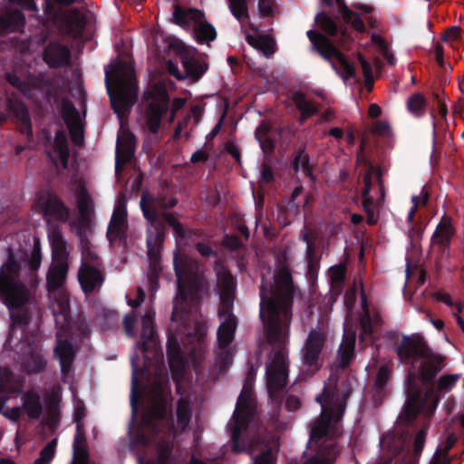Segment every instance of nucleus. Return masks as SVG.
Wrapping results in <instances>:
<instances>
[{
    "label": "nucleus",
    "mask_w": 464,
    "mask_h": 464,
    "mask_svg": "<svg viewBox=\"0 0 464 464\" xmlns=\"http://www.w3.org/2000/svg\"><path fill=\"white\" fill-rule=\"evenodd\" d=\"M35 208L41 213L46 222L51 220L66 223L70 218V208L51 189H42L36 194Z\"/></svg>",
    "instance_id": "14"
},
{
    "label": "nucleus",
    "mask_w": 464,
    "mask_h": 464,
    "mask_svg": "<svg viewBox=\"0 0 464 464\" xmlns=\"http://www.w3.org/2000/svg\"><path fill=\"white\" fill-rule=\"evenodd\" d=\"M427 106L426 98L421 93H414L407 101L408 110L415 116H421Z\"/></svg>",
    "instance_id": "55"
},
{
    "label": "nucleus",
    "mask_w": 464,
    "mask_h": 464,
    "mask_svg": "<svg viewBox=\"0 0 464 464\" xmlns=\"http://www.w3.org/2000/svg\"><path fill=\"white\" fill-rule=\"evenodd\" d=\"M5 79L10 85L18 89L24 95H27L31 90L29 83L27 82L22 80L14 72H6Z\"/></svg>",
    "instance_id": "59"
},
{
    "label": "nucleus",
    "mask_w": 464,
    "mask_h": 464,
    "mask_svg": "<svg viewBox=\"0 0 464 464\" xmlns=\"http://www.w3.org/2000/svg\"><path fill=\"white\" fill-rule=\"evenodd\" d=\"M49 241L52 247L53 262L68 263L67 243L57 226L53 227L50 231Z\"/></svg>",
    "instance_id": "32"
},
{
    "label": "nucleus",
    "mask_w": 464,
    "mask_h": 464,
    "mask_svg": "<svg viewBox=\"0 0 464 464\" xmlns=\"http://www.w3.org/2000/svg\"><path fill=\"white\" fill-rule=\"evenodd\" d=\"M77 0H44V13L52 22L61 21L64 32L73 37L83 35L87 20L85 15L77 8H72L63 14L61 5H70Z\"/></svg>",
    "instance_id": "8"
},
{
    "label": "nucleus",
    "mask_w": 464,
    "mask_h": 464,
    "mask_svg": "<svg viewBox=\"0 0 464 464\" xmlns=\"http://www.w3.org/2000/svg\"><path fill=\"white\" fill-rule=\"evenodd\" d=\"M430 194L425 187L421 188L420 194L419 196H412L411 197V202L412 207L411 208L408 216H407V222L408 224L412 227L414 225V217L416 212L419 209V207L426 206L429 201Z\"/></svg>",
    "instance_id": "53"
},
{
    "label": "nucleus",
    "mask_w": 464,
    "mask_h": 464,
    "mask_svg": "<svg viewBox=\"0 0 464 464\" xmlns=\"http://www.w3.org/2000/svg\"><path fill=\"white\" fill-rule=\"evenodd\" d=\"M237 324V320L233 318L226 319L221 323L217 333L219 348L225 349L233 342Z\"/></svg>",
    "instance_id": "45"
},
{
    "label": "nucleus",
    "mask_w": 464,
    "mask_h": 464,
    "mask_svg": "<svg viewBox=\"0 0 464 464\" xmlns=\"http://www.w3.org/2000/svg\"><path fill=\"white\" fill-rule=\"evenodd\" d=\"M457 440L458 437L454 433L449 434L445 441L436 450L432 464H450L448 454Z\"/></svg>",
    "instance_id": "48"
},
{
    "label": "nucleus",
    "mask_w": 464,
    "mask_h": 464,
    "mask_svg": "<svg viewBox=\"0 0 464 464\" xmlns=\"http://www.w3.org/2000/svg\"><path fill=\"white\" fill-rule=\"evenodd\" d=\"M295 292L291 270L285 264H280L276 269L273 282L262 276L259 316L271 344L284 343L288 338Z\"/></svg>",
    "instance_id": "1"
},
{
    "label": "nucleus",
    "mask_w": 464,
    "mask_h": 464,
    "mask_svg": "<svg viewBox=\"0 0 464 464\" xmlns=\"http://www.w3.org/2000/svg\"><path fill=\"white\" fill-rule=\"evenodd\" d=\"M246 42L254 48L261 51L266 57L272 56L276 52V42L270 35H247Z\"/></svg>",
    "instance_id": "46"
},
{
    "label": "nucleus",
    "mask_w": 464,
    "mask_h": 464,
    "mask_svg": "<svg viewBox=\"0 0 464 464\" xmlns=\"http://www.w3.org/2000/svg\"><path fill=\"white\" fill-rule=\"evenodd\" d=\"M340 14L346 24H350L355 31L364 33L366 28L358 13L353 11L344 0H336Z\"/></svg>",
    "instance_id": "44"
},
{
    "label": "nucleus",
    "mask_w": 464,
    "mask_h": 464,
    "mask_svg": "<svg viewBox=\"0 0 464 464\" xmlns=\"http://www.w3.org/2000/svg\"><path fill=\"white\" fill-rule=\"evenodd\" d=\"M177 204L178 199L174 197L158 195L147 198L145 195H142L140 208L144 218L150 225L147 232L156 233V237H159L162 234L161 213L169 212V210L175 208Z\"/></svg>",
    "instance_id": "12"
},
{
    "label": "nucleus",
    "mask_w": 464,
    "mask_h": 464,
    "mask_svg": "<svg viewBox=\"0 0 464 464\" xmlns=\"http://www.w3.org/2000/svg\"><path fill=\"white\" fill-rule=\"evenodd\" d=\"M166 349L170 370L181 371L184 368V360L179 340L174 334L168 335Z\"/></svg>",
    "instance_id": "36"
},
{
    "label": "nucleus",
    "mask_w": 464,
    "mask_h": 464,
    "mask_svg": "<svg viewBox=\"0 0 464 464\" xmlns=\"http://www.w3.org/2000/svg\"><path fill=\"white\" fill-rule=\"evenodd\" d=\"M392 375V363L387 362L379 368L374 380L372 397L375 401H382L385 395V387Z\"/></svg>",
    "instance_id": "42"
},
{
    "label": "nucleus",
    "mask_w": 464,
    "mask_h": 464,
    "mask_svg": "<svg viewBox=\"0 0 464 464\" xmlns=\"http://www.w3.org/2000/svg\"><path fill=\"white\" fill-rule=\"evenodd\" d=\"M372 190V182L370 175L364 179V187L362 189V208L367 217V223L369 225H375L379 220V215L374 210V201L370 195Z\"/></svg>",
    "instance_id": "39"
},
{
    "label": "nucleus",
    "mask_w": 464,
    "mask_h": 464,
    "mask_svg": "<svg viewBox=\"0 0 464 464\" xmlns=\"http://www.w3.org/2000/svg\"><path fill=\"white\" fill-rule=\"evenodd\" d=\"M47 362L43 354L31 353L24 362V368L29 374L40 373L45 370Z\"/></svg>",
    "instance_id": "52"
},
{
    "label": "nucleus",
    "mask_w": 464,
    "mask_h": 464,
    "mask_svg": "<svg viewBox=\"0 0 464 464\" xmlns=\"http://www.w3.org/2000/svg\"><path fill=\"white\" fill-rule=\"evenodd\" d=\"M291 100L300 111L299 124L303 125L306 120L319 112V106L306 99V95L301 91H295L291 94Z\"/></svg>",
    "instance_id": "31"
},
{
    "label": "nucleus",
    "mask_w": 464,
    "mask_h": 464,
    "mask_svg": "<svg viewBox=\"0 0 464 464\" xmlns=\"http://www.w3.org/2000/svg\"><path fill=\"white\" fill-rule=\"evenodd\" d=\"M73 458L71 464H89V451L85 430L75 432L72 443Z\"/></svg>",
    "instance_id": "40"
},
{
    "label": "nucleus",
    "mask_w": 464,
    "mask_h": 464,
    "mask_svg": "<svg viewBox=\"0 0 464 464\" xmlns=\"http://www.w3.org/2000/svg\"><path fill=\"white\" fill-rule=\"evenodd\" d=\"M43 60L52 69L63 68L71 64V51L63 44L50 42L44 48Z\"/></svg>",
    "instance_id": "22"
},
{
    "label": "nucleus",
    "mask_w": 464,
    "mask_h": 464,
    "mask_svg": "<svg viewBox=\"0 0 464 464\" xmlns=\"http://www.w3.org/2000/svg\"><path fill=\"white\" fill-rule=\"evenodd\" d=\"M352 392L348 381L324 385L322 393L315 398L321 405V413L311 425L308 441L315 454L302 463L293 461L290 464H332L335 449L333 441L327 440L339 435L337 424L343 419Z\"/></svg>",
    "instance_id": "2"
},
{
    "label": "nucleus",
    "mask_w": 464,
    "mask_h": 464,
    "mask_svg": "<svg viewBox=\"0 0 464 464\" xmlns=\"http://www.w3.org/2000/svg\"><path fill=\"white\" fill-rule=\"evenodd\" d=\"M307 37L312 43L313 48L326 61L331 63L334 69H336L335 63L333 62L334 58L340 68L343 71L345 80L355 77V68L346 56L333 44L326 35L309 30L306 33Z\"/></svg>",
    "instance_id": "11"
},
{
    "label": "nucleus",
    "mask_w": 464,
    "mask_h": 464,
    "mask_svg": "<svg viewBox=\"0 0 464 464\" xmlns=\"http://www.w3.org/2000/svg\"><path fill=\"white\" fill-rule=\"evenodd\" d=\"M169 101L168 96L153 97L144 111L146 126L150 132L157 134L160 129L162 118L169 111Z\"/></svg>",
    "instance_id": "20"
},
{
    "label": "nucleus",
    "mask_w": 464,
    "mask_h": 464,
    "mask_svg": "<svg viewBox=\"0 0 464 464\" xmlns=\"http://www.w3.org/2000/svg\"><path fill=\"white\" fill-rule=\"evenodd\" d=\"M61 114L69 130L72 143L75 146L82 147L84 142V127L79 111L70 99H62Z\"/></svg>",
    "instance_id": "17"
},
{
    "label": "nucleus",
    "mask_w": 464,
    "mask_h": 464,
    "mask_svg": "<svg viewBox=\"0 0 464 464\" xmlns=\"http://www.w3.org/2000/svg\"><path fill=\"white\" fill-rule=\"evenodd\" d=\"M169 400V390L160 382H156L152 389L150 405L142 418L144 424L154 431L158 430V422L171 414Z\"/></svg>",
    "instance_id": "15"
},
{
    "label": "nucleus",
    "mask_w": 464,
    "mask_h": 464,
    "mask_svg": "<svg viewBox=\"0 0 464 464\" xmlns=\"http://www.w3.org/2000/svg\"><path fill=\"white\" fill-rule=\"evenodd\" d=\"M23 409L32 420L39 419L43 413L40 395L34 390L27 391L23 396Z\"/></svg>",
    "instance_id": "41"
},
{
    "label": "nucleus",
    "mask_w": 464,
    "mask_h": 464,
    "mask_svg": "<svg viewBox=\"0 0 464 464\" xmlns=\"http://www.w3.org/2000/svg\"><path fill=\"white\" fill-rule=\"evenodd\" d=\"M169 49L174 51L181 60L186 78L198 82L208 69L205 61L195 57L196 48H189L179 40L174 39L169 44Z\"/></svg>",
    "instance_id": "16"
},
{
    "label": "nucleus",
    "mask_w": 464,
    "mask_h": 464,
    "mask_svg": "<svg viewBox=\"0 0 464 464\" xmlns=\"http://www.w3.org/2000/svg\"><path fill=\"white\" fill-rule=\"evenodd\" d=\"M114 91L111 88L109 73H106L105 83L111 105L120 120L130 113L138 98V83L134 68L122 63L113 72Z\"/></svg>",
    "instance_id": "7"
},
{
    "label": "nucleus",
    "mask_w": 464,
    "mask_h": 464,
    "mask_svg": "<svg viewBox=\"0 0 464 464\" xmlns=\"http://www.w3.org/2000/svg\"><path fill=\"white\" fill-rule=\"evenodd\" d=\"M54 357L59 360L63 377H67L72 369L76 353L68 340H58L53 349Z\"/></svg>",
    "instance_id": "24"
},
{
    "label": "nucleus",
    "mask_w": 464,
    "mask_h": 464,
    "mask_svg": "<svg viewBox=\"0 0 464 464\" xmlns=\"http://www.w3.org/2000/svg\"><path fill=\"white\" fill-rule=\"evenodd\" d=\"M162 245V234L156 238V233L147 232V247L150 273L160 274L162 271L160 264V251Z\"/></svg>",
    "instance_id": "27"
},
{
    "label": "nucleus",
    "mask_w": 464,
    "mask_h": 464,
    "mask_svg": "<svg viewBox=\"0 0 464 464\" xmlns=\"http://www.w3.org/2000/svg\"><path fill=\"white\" fill-rule=\"evenodd\" d=\"M161 223H162V242H164L165 238V231H166V225H169L171 227L173 230L174 237L176 238H186L190 237L192 235L200 237L201 231L195 229L188 231L184 228L183 225L175 217V214L172 212H163L161 213Z\"/></svg>",
    "instance_id": "33"
},
{
    "label": "nucleus",
    "mask_w": 464,
    "mask_h": 464,
    "mask_svg": "<svg viewBox=\"0 0 464 464\" xmlns=\"http://www.w3.org/2000/svg\"><path fill=\"white\" fill-rule=\"evenodd\" d=\"M362 308V314L361 316L360 324L362 331V334L371 336L374 332V324L372 323V314L370 313L366 295L363 290L361 292Z\"/></svg>",
    "instance_id": "51"
},
{
    "label": "nucleus",
    "mask_w": 464,
    "mask_h": 464,
    "mask_svg": "<svg viewBox=\"0 0 464 464\" xmlns=\"http://www.w3.org/2000/svg\"><path fill=\"white\" fill-rule=\"evenodd\" d=\"M288 368L287 352L278 349L266 371L269 399L278 406L283 401V393L287 384Z\"/></svg>",
    "instance_id": "9"
},
{
    "label": "nucleus",
    "mask_w": 464,
    "mask_h": 464,
    "mask_svg": "<svg viewBox=\"0 0 464 464\" xmlns=\"http://www.w3.org/2000/svg\"><path fill=\"white\" fill-rule=\"evenodd\" d=\"M141 322L142 329L138 347L143 353H145V357L149 359L147 353L150 352V346L156 345V331L152 317L150 314L147 313L144 314Z\"/></svg>",
    "instance_id": "35"
},
{
    "label": "nucleus",
    "mask_w": 464,
    "mask_h": 464,
    "mask_svg": "<svg viewBox=\"0 0 464 464\" xmlns=\"http://www.w3.org/2000/svg\"><path fill=\"white\" fill-rule=\"evenodd\" d=\"M53 147L57 152H62L63 156H65L66 150H69V145L66 133L63 130H58L55 132Z\"/></svg>",
    "instance_id": "64"
},
{
    "label": "nucleus",
    "mask_w": 464,
    "mask_h": 464,
    "mask_svg": "<svg viewBox=\"0 0 464 464\" xmlns=\"http://www.w3.org/2000/svg\"><path fill=\"white\" fill-rule=\"evenodd\" d=\"M204 12L199 9H185L179 5L174 6L173 19L174 22L180 26H188L189 21L198 22L200 19H204Z\"/></svg>",
    "instance_id": "43"
},
{
    "label": "nucleus",
    "mask_w": 464,
    "mask_h": 464,
    "mask_svg": "<svg viewBox=\"0 0 464 464\" xmlns=\"http://www.w3.org/2000/svg\"><path fill=\"white\" fill-rule=\"evenodd\" d=\"M195 34L198 44L212 42L217 38V31L211 24L203 19L195 22Z\"/></svg>",
    "instance_id": "49"
},
{
    "label": "nucleus",
    "mask_w": 464,
    "mask_h": 464,
    "mask_svg": "<svg viewBox=\"0 0 464 464\" xmlns=\"http://www.w3.org/2000/svg\"><path fill=\"white\" fill-rule=\"evenodd\" d=\"M86 416V410L83 402H79L73 411V421L75 423V432L84 431L83 420Z\"/></svg>",
    "instance_id": "63"
},
{
    "label": "nucleus",
    "mask_w": 464,
    "mask_h": 464,
    "mask_svg": "<svg viewBox=\"0 0 464 464\" xmlns=\"http://www.w3.org/2000/svg\"><path fill=\"white\" fill-rule=\"evenodd\" d=\"M25 25V15L21 11L0 14V36L10 33L22 32Z\"/></svg>",
    "instance_id": "29"
},
{
    "label": "nucleus",
    "mask_w": 464,
    "mask_h": 464,
    "mask_svg": "<svg viewBox=\"0 0 464 464\" xmlns=\"http://www.w3.org/2000/svg\"><path fill=\"white\" fill-rule=\"evenodd\" d=\"M307 37L312 43L313 48L326 61L331 63L334 69H336L335 63L333 62L334 58L340 68L343 71L345 80L355 77V68L346 56L333 44L326 35L309 30L306 33Z\"/></svg>",
    "instance_id": "10"
},
{
    "label": "nucleus",
    "mask_w": 464,
    "mask_h": 464,
    "mask_svg": "<svg viewBox=\"0 0 464 464\" xmlns=\"http://www.w3.org/2000/svg\"><path fill=\"white\" fill-rule=\"evenodd\" d=\"M176 416L178 425L182 430H185L188 426L192 418V407L188 399H179L177 402Z\"/></svg>",
    "instance_id": "50"
},
{
    "label": "nucleus",
    "mask_w": 464,
    "mask_h": 464,
    "mask_svg": "<svg viewBox=\"0 0 464 464\" xmlns=\"http://www.w3.org/2000/svg\"><path fill=\"white\" fill-rule=\"evenodd\" d=\"M82 263L91 266H103L101 257L92 250V246L81 250Z\"/></svg>",
    "instance_id": "60"
},
{
    "label": "nucleus",
    "mask_w": 464,
    "mask_h": 464,
    "mask_svg": "<svg viewBox=\"0 0 464 464\" xmlns=\"http://www.w3.org/2000/svg\"><path fill=\"white\" fill-rule=\"evenodd\" d=\"M291 168L295 173L300 170L303 171L304 175L311 179H314L313 171L314 168L310 163V157L306 151V145H300L293 154L291 159Z\"/></svg>",
    "instance_id": "37"
},
{
    "label": "nucleus",
    "mask_w": 464,
    "mask_h": 464,
    "mask_svg": "<svg viewBox=\"0 0 464 464\" xmlns=\"http://www.w3.org/2000/svg\"><path fill=\"white\" fill-rule=\"evenodd\" d=\"M173 268L177 277V289L174 300L171 321L178 322L186 319L187 312L184 304L188 295H196L204 286V278L200 264L182 254L179 249L173 252Z\"/></svg>",
    "instance_id": "4"
},
{
    "label": "nucleus",
    "mask_w": 464,
    "mask_h": 464,
    "mask_svg": "<svg viewBox=\"0 0 464 464\" xmlns=\"http://www.w3.org/2000/svg\"><path fill=\"white\" fill-rule=\"evenodd\" d=\"M227 2L231 14L237 21L249 18L247 0H227Z\"/></svg>",
    "instance_id": "54"
},
{
    "label": "nucleus",
    "mask_w": 464,
    "mask_h": 464,
    "mask_svg": "<svg viewBox=\"0 0 464 464\" xmlns=\"http://www.w3.org/2000/svg\"><path fill=\"white\" fill-rule=\"evenodd\" d=\"M358 61L362 66L365 84L367 88L371 90L373 84L372 64L365 59V57L362 53H358Z\"/></svg>",
    "instance_id": "62"
},
{
    "label": "nucleus",
    "mask_w": 464,
    "mask_h": 464,
    "mask_svg": "<svg viewBox=\"0 0 464 464\" xmlns=\"http://www.w3.org/2000/svg\"><path fill=\"white\" fill-rule=\"evenodd\" d=\"M459 374H444L437 382V389L440 392H449L459 380Z\"/></svg>",
    "instance_id": "61"
},
{
    "label": "nucleus",
    "mask_w": 464,
    "mask_h": 464,
    "mask_svg": "<svg viewBox=\"0 0 464 464\" xmlns=\"http://www.w3.org/2000/svg\"><path fill=\"white\" fill-rule=\"evenodd\" d=\"M425 401L422 398L421 392L417 388H412L409 392L403 411L399 416L401 422L406 426L413 424L418 415L424 411Z\"/></svg>",
    "instance_id": "23"
},
{
    "label": "nucleus",
    "mask_w": 464,
    "mask_h": 464,
    "mask_svg": "<svg viewBox=\"0 0 464 464\" xmlns=\"http://www.w3.org/2000/svg\"><path fill=\"white\" fill-rule=\"evenodd\" d=\"M256 402L252 385L248 381L244 383L237 398L235 411L227 426L230 431L232 451L250 453L256 441V435L250 430V423L255 418Z\"/></svg>",
    "instance_id": "5"
},
{
    "label": "nucleus",
    "mask_w": 464,
    "mask_h": 464,
    "mask_svg": "<svg viewBox=\"0 0 464 464\" xmlns=\"http://www.w3.org/2000/svg\"><path fill=\"white\" fill-rule=\"evenodd\" d=\"M214 271L217 276V285L219 289V295H234L236 280L229 269L220 260H217L214 264Z\"/></svg>",
    "instance_id": "28"
},
{
    "label": "nucleus",
    "mask_w": 464,
    "mask_h": 464,
    "mask_svg": "<svg viewBox=\"0 0 464 464\" xmlns=\"http://www.w3.org/2000/svg\"><path fill=\"white\" fill-rule=\"evenodd\" d=\"M78 280L85 295L99 290L105 280L103 266H91L81 264L78 271Z\"/></svg>",
    "instance_id": "21"
},
{
    "label": "nucleus",
    "mask_w": 464,
    "mask_h": 464,
    "mask_svg": "<svg viewBox=\"0 0 464 464\" xmlns=\"http://www.w3.org/2000/svg\"><path fill=\"white\" fill-rule=\"evenodd\" d=\"M21 270L22 263L9 248L7 259L0 266V301L7 307L11 319L7 340L12 338L15 328L25 327L31 322V313L24 308L30 292L20 278Z\"/></svg>",
    "instance_id": "3"
},
{
    "label": "nucleus",
    "mask_w": 464,
    "mask_h": 464,
    "mask_svg": "<svg viewBox=\"0 0 464 464\" xmlns=\"http://www.w3.org/2000/svg\"><path fill=\"white\" fill-rule=\"evenodd\" d=\"M68 269V263L52 262L46 275V287L49 292L58 290L64 284Z\"/></svg>",
    "instance_id": "30"
},
{
    "label": "nucleus",
    "mask_w": 464,
    "mask_h": 464,
    "mask_svg": "<svg viewBox=\"0 0 464 464\" xmlns=\"http://www.w3.org/2000/svg\"><path fill=\"white\" fill-rule=\"evenodd\" d=\"M5 108L18 124L19 131L30 140L33 137V125L25 103L18 97H7Z\"/></svg>",
    "instance_id": "19"
},
{
    "label": "nucleus",
    "mask_w": 464,
    "mask_h": 464,
    "mask_svg": "<svg viewBox=\"0 0 464 464\" xmlns=\"http://www.w3.org/2000/svg\"><path fill=\"white\" fill-rule=\"evenodd\" d=\"M454 235L455 228L451 224V218L448 216H444L433 233L432 241L445 251L450 248L451 238Z\"/></svg>",
    "instance_id": "34"
},
{
    "label": "nucleus",
    "mask_w": 464,
    "mask_h": 464,
    "mask_svg": "<svg viewBox=\"0 0 464 464\" xmlns=\"http://www.w3.org/2000/svg\"><path fill=\"white\" fill-rule=\"evenodd\" d=\"M77 206L82 218L86 220L89 219L92 212V207L88 193L85 190H82L79 194Z\"/></svg>",
    "instance_id": "58"
},
{
    "label": "nucleus",
    "mask_w": 464,
    "mask_h": 464,
    "mask_svg": "<svg viewBox=\"0 0 464 464\" xmlns=\"http://www.w3.org/2000/svg\"><path fill=\"white\" fill-rule=\"evenodd\" d=\"M362 151H363V144H361V150L357 154V160L359 162L362 163L368 169V171L365 173L364 177H366L367 175H370L371 179H372V175H375L377 177V182H378V187H379V190L381 193V198H384V185H383V180L382 179V169L380 166L374 165L369 159H367L365 156H363ZM364 179L365 178H363V179ZM371 182L372 183V180H371Z\"/></svg>",
    "instance_id": "47"
},
{
    "label": "nucleus",
    "mask_w": 464,
    "mask_h": 464,
    "mask_svg": "<svg viewBox=\"0 0 464 464\" xmlns=\"http://www.w3.org/2000/svg\"><path fill=\"white\" fill-rule=\"evenodd\" d=\"M395 352L400 362L405 364L414 365L422 360L418 372L420 379L425 384L431 382L443 368L444 356L432 353L420 335H403Z\"/></svg>",
    "instance_id": "6"
},
{
    "label": "nucleus",
    "mask_w": 464,
    "mask_h": 464,
    "mask_svg": "<svg viewBox=\"0 0 464 464\" xmlns=\"http://www.w3.org/2000/svg\"><path fill=\"white\" fill-rule=\"evenodd\" d=\"M234 295H220V304L218 312L220 319H237V317L232 313Z\"/></svg>",
    "instance_id": "56"
},
{
    "label": "nucleus",
    "mask_w": 464,
    "mask_h": 464,
    "mask_svg": "<svg viewBox=\"0 0 464 464\" xmlns=\"http://www.w3.org/2000/svg\"><path fill=\"white\" fill-rule=\"evenodd\" d=\"M136 151V138L129 129L121 130L117 137L116 152H115V171L120 172L123 166L130 162L134 157Z\"/></svg>",
    "instance_id": "18"
},
{
    "label": "nucleus",
    "mask_w": 464,
    "mask_h": 464,
    "mask_svg": "<svg viewBox=\"0 0 464 464\" xmlns=\"http://www.w3.org/2000/svg\"><path fill=\"white\" fill-rule=\"evenodd\" d=\"M356 341V333L353 330H345L342 343L339 346L338 356L340 366L347 367L354 356V347Z\"/></svg>",
    "instance_id": "38"
},
{
    "label": "nucleus",
    "mask_w": 464,
    "mask_h": 464,
    "mask_svg": "<svg viewBox=\"0 0 464 464\" xmlns=\"http://www.w3.org/2000/svg\"><path fill=\"white\" fill-rule=\"evenodd\" d=\"M57 439H53L48 442L47 445L41 450L39 458L34 460V464H50L54 457Z\"/></svg>",
    "instance_id": "57"
},
{
    "label": "nucleus",
    "mask_w": 464,
    "mask_h": 464,
    "mask_svg": "<svg viewBox=\"0 0 464 464\" xmlns=\"http://www.w3.org/2000/svg\"><path fill=\"white\" fill-rule=\"evenodd\" d=\"M315 23L329 36L335 37L341 43L351 40L346 27H339L336 22L325 12H320L315 16Z\"/></svg>",
    "instance_id": "26"
},
{
    "label": "nucleus",
    "mask_w": 464,
    "mask_h": 464,
    "mask_svg": "<svg viewBox=\"0 0 464 464\" xmlns=\"http://www.w3.org/2000/svg\"><path fill=\"white\" fill-rule=\"evenodd\" d=\"M127 212L125 208L118 207L114 209L107 228V238L111 245L116 239L126 238Z\"/></svg>",
    "instance_id": "25"
},
{
    "label": "nucleus",
    "mask_w": 464,
    "mask_h": 464,
    "mask_svg": "<svg viewBox=\"0 0 464 464\" xmlns=\"http://www.w3.org/2000/svg\"><path fill=\"white\" fill-rule=\"evenodd\" d=\"M326 342V334L322 329H312L301 349V360L306 371L314 374L323 365L322 353Z\"/></svg>",
    "instance_id": "13"
}]
</instances>
